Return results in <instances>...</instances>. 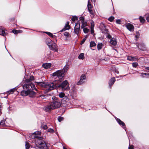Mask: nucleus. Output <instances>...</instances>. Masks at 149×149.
<instances>
[{"label": "nucleus", "mask_w": 149, "mask_h": 149, "mask_svg": "<svg viewBox=\"0 0 149 149\" xmlns=\"http://www.w3.org/2000/svg\"><path fill=\"white\" fill-rule=\"evenodd\" d=\"M60 82H58L57 81H54L51 84L44 82L36 83V85L46 88L48 91L52 90L57 88H61L63 91L68 90L70 89V87L68 85V83L67 81L65 80L61 84H59Z\"/></svg>", "instance_id": "1"}, {"label": "nucleus", "mask_w": 149, "mask_h": 149, "mask_svg": "<svg viewBox=\"0 0 149 149\" xmlns=\"http://www.w3.org/2000/svg\"><path fill=\"white\" fill-rule=\"evenodd\" d=\"M61 105L60 101L57 99L54 100L49 104L45 107L44 109L46 111H49L52 110L60 108Z\"/></svg>", "instance_id": "2"}, {"label": "nucleus", "mask_w": 149, "mask_h": 149, "mask_svg": "<svg viewBox=\"0 0 149 149\" xmlns=\"http://www.w3.org/2000/svg\"><path fill=\"white\" fill-rule=\"evenodd\" d=\"M35 144L37 146V149L45 148L46 144L41 137H38L35 141Z\"/></svg>", "instance_id": "3"}, {"label": "nucleus", "mask_w": 149, "mask_h": 149, "mask_svg": "<svg viewBox=\"0 0 149 149\" xmlns=\"http://www.w3.org/2000/svg\"><path fill=\"white\" fill-rule=\"evenodd\" d=\"M64 75V72L61 70H58L52 74L53 77H56V80L55 81H57L58 82H61L63 80Z\"/></svg>", "instance_id": "4"}, {"label": "nucleus", "mask_w": 149, "mask_h": 149, "mask_svg": "<svg viewBox=\"0 0 149 149\" xmlns=\"http://www.w3.org/2000/svg\"><path fill=\"white\" fill-rule=\"evenodd\" d=\"M31 82L29 79H26L25 80V84L23 86V88L24 90H30V85Z\"/></svg>", "instance_id": "5"}, {"label": "nucleus", "mask_w": 149, "mask_h": 149, "mask_svg": "<svg viewBox=\"0 0 149 149\" xmlns=\"http://www.w3.org/2000/svg\"><path fill=\"white\" fill-rule=\"evenodd\" d=\"M80 24L77 22L74 28V32L75 34L78 35L80 32Z\"/></svg>", "instance_id": "6"}, {"label": "nucleus", "mask_w": 149, "mask_h": 149, "mask_svg": "<svg viewBox=\"0 0 149 149\" xmlns=\"http://www.w3.org/2000/svg\"><path fill=\"white\" fill-rule=\"evenodd\" d=\"M69 22H67L65 24L64 27L60 32H62L65 30H69L70 28V26L69 25Z\"/></svg>", "instance_id": "7"}, {"label": "nucleus", "mask_w": 149, "mask_h": 149, "mask_svg": "<svg viewBox=\"0 0 149 149\" xmlns=\"http://www.w3.org/2000/svg\"><path fill=\"white\" fill-rule=\"evenodd\" d=\"M138 48L143 51H145L146 50V45L144 43H141L138 45Z\"/></svg>", "instance_id": "8"}, {"label": "nucleus", "mask_w": 149, "mask_h": 149, "mask_svg": "<svg viewBox=\"0 0 149 149\" xmlns=\"http://www.w3.org/2000/svg\"><path fill=\"white\" fill-rule=\"evenodd\" d=\"M86 77L84 75H82L80 79L78 82L77 83L78 85H80L84 82V81Z\"/></svg>", "instance_id": "9"}, {"label": "nucleus", "mask_w": 149, "mask_h": 149, "mask_svg": "<svg viewBox=\"0 0 149 149\" xmlns=\"http://www.w3.org/2000/svg\"><path fill=\"white\" fill-rule=\"evenodd\" d=\"M126 27L127 29L130 31H133L134 29V26L132 24L130 23H127Z\"/></svg>", "instance_id": "10"}, {"label": "nucleus", "mask_w": 149, "mask_h": 149, "mask_svg": "<svg viewBox=\"0 0 149 149\" xmlns=\"http://www.w3.org/2000/svg\"><path fill=\"white\" fill-rule=\"evenodd\" d=\"M36 95V93L31 90H29L28 95L30 97H33Z\"/></svg>", "instance_id": "11"}, {"label": "nucleus", "mask_w": 149, "mask_h": 149, "mask_svg": "<svg viewBox=\"0 0 149 149\" xmlns=\"http://www.w3.org/2000/svg\"><path fill=\"white\" fill-rule=\"evenodd\" d=\"M64 35L65 37V40L67 41L68 39L70 38L71 36L70 33L68 32H65L64 33Z\"/></svg>", "instance_id": "12"}, {"label": "nucleus", "mask_w": 149, "mask_h": 149, "mask_svg": "<svg viewBox=\"0 0 149 149\" xmlns=\"http://www.w3.org/2000/svg\"><path fill=\"white\" fill-rule=\"evenodd\" d=\"M29 90L27 91L23 90L21 92V95L22 96H26L28 95Z\"/></svg>", "instance_id": "13"}, {"label": "nucleus", "mask_w": 149, "mask_h": 149, "mask_svg": "<svg viewBox=\"0 0 149 149\" xmlns=\"http://www.w3.org/2000/svg\"><path fill=\"white\" fill-rule=\"evenodd\" d=\"M127 59L131 61H135L138 59V58L136 56L133 57L132 56H128L127 57Z\"/></svg>", "instance_id": "14"}, {"label": "nucleus", "mask_w": 149, "mask_h": 149, "mask_svg": "<svg viewBox=\"0 0 149 149\" xmlns=\"http://www.w3.org/2000/svg\"><path fill=\"white\" fill-rule=\"evenodd\" d=\"M6 35V33L5 32L4 28H0V35L4 36Z\"/></svg>", "instance_id": "15"}, {"label": "nucleus", "mask_w": 149, "mask_h": 149, "mask_svg": "<svg viewBox=\"0 0 149 149\" xmlns=\"http://www.w3.org/2000/svg\"><path fill=\"white\" fill-rule=\"evenodd\" d=\"M114 53V56L115 57H118V52L117 49H112V53Z\"/></svg>", "instance_id": "16"}, {"label": "nucleus", "mask_w": 149, "mask_h": 149, "mask_svg": "<svg viewBox=\"0 0 149 149\" xmlns=\"http://www.w3.org/2000/svg\"><path fill=\"white\" fill-rule=\"evenodd\" d=\"M51 64L50 63H45L42 65V66L45 68H49L51 66Z\"/></svg>", "instance_id": "17"}, {"label": "nucleus", "mask_w": 149, "mask_h": 149, "mask_svg": "<svg viewBox=\"0 0 149 149\" xmlns=\"http://www.w3.org/2000/svg\"><path fill=\"white\" fill-rule=\"evenodd\" d=\"M52 40L49 38L47 39L46 41V43L48 46L50 47L52 45Z\"/></svg>", "instance_id": "18"}, {"label": "nucleus", "mask_w": 149, "mask_h": 149, "mask_svg": "<svg viewBox=\"0 0 149 149\" xmlns=\"http://www.w3.org/2000/svg\"><path fill=\"white\" fill-rule=\"evenodd\" d=\"M117 121L120 125H122V126H125V123L119 119H117Z\"/></svg>", "instance_id": "19"}, {"label": "nucleus", "mask_w": 149, "mask_h": 149, "mask_svg": "<svg viewBox=\"0 0 149 149\" xmlns=\"http://www.w3.org/2000/svg\"><path fill=\"white\" fill-rule=\"evenodd\" d=\"M117 43V41L116 37L115 38H112V45L116 46Z\"/></svg>", "instance_id": "20"}, {"label": "nucleus", "mask_w": 149, "mask_h": 149, "mask_svg": "<svg viewBox=\"0 0 149 149\" xmlns=\"http://www.w3.org/2000/svg\"><path fill=\"white\" fill-rule=\"evenodd\" d=\"M103 45V44L102 43H99L97 45V48L98 50L101 49Z\"/></svg>", "instance_id": "21"}, {"label": "nucleus", "mask_w": 149, "mask_h": 149, "mask_svg": "<svg viewBox=\"0 0 149 149\" xmlns=\"http://www.w3.org/2000/svg\"><path fill=\"white\" fill-rule=\"evenodd\" d=\"M139 19L140 20V22H141L142 24L144 23L145 21L144 18L143 17H142L141 16H140V17H139Z\"/></svg>", "instance_id": "22"}, {"label": "nucleus", "mask_w": 149, "mask_h": 149, "mask_svg": "<svg viewBox=\"0 0 149 149\" xmlns=\"http://www.w3.org/2000/svg\"><path fill=\"white\" fill-rule=\"evenodd\" d=\"M81 23V28L85 27L87 26V23L86 21H83Z\"/></svg>", "instance_id": "23"}, {"label": "nucleus", "mask_w": 149, "mask_h": 149, "mask_svg": "<svg viewBox=\"0 0 149 149\" xmlns=\"http://www.w3.org/2000/svg\"><path fill=\"white\" fill-rule=\"evenodd\" d=\"M140 74L141 77L143 78L146 77V75L149 76V73H141Z\"/></svg>", "instance_id": "24"}, {"label": "nucleus", "mask_w": 149, "mask_h": 149, "mask_svg": "<svg viewBox=\"0 0 149 149\" xmlns=\"http://www.w3.org/2000/svg\"><path fill=\"white\" fill-rule=\"evenodd\" d=\"M45 33H46L47 35H48L49 36L52 38H55L56 37L55 36L53 35L52 34L49 32H45Z\"/></svg>", "instance_id": "25"}, {"label": "nucleus", "mask_w": 149, "mask_h": 149, "mask_svg": "<svg viewBox=\"0 0 149 149\" xmlns=\"http://www.w3.org/2000/svg\"><path fill=\"white\" fill-rule=\"evenodd\" d=\"M84 54L83 53H81L79 56H78V58L79 59H82L83 60L84 58Z\"/></svg>", "instance_id": "26"}, {"label": "nucleus", "mask_w": 149, "mask_h": 149, "mask_svg": "<svg viewBox=\"0 0 149 149\" xmlns=\"http://www.w3.org/2000/svg\"><path fill=\"white\" fill-rule=\"evenodd\" d=\"M69 67V65H66L63 68V69L62 70H63V72H65L67 71Z\"/></svg>", "instance_id": "27"}, {"label": "nucleus", "mask_w": 149, "mask_h": 149, "mask_svg": "<svg viewBox=\"0 0 149 149\" xmlns=\"http://www.w3.org/2000/svg\"><path fill=\"white\" fill-rule=\"evenodd\" d=\"M52 48V49H57V46L56 43H54L52 45V44L51 46H50Z\"/></svg>", "instance_id": "28"}, {"label": "nucleus", "mask_w": 149, "mask_h": 149, "mask_svg": "<svg viewBox=\"0 0 149 149\" xmlns=\"http://www.w3.org/2000/svg\"><path fill=\"white\" fill-rule=\"evenodd\" d=\"M30 84V88L31 87L33 90H35L36 91H37V90L34 84H32L31 82Z\"/></svg>", "instance_id": "29"}, {"label": "nucleus", "mask_w": 149, "mask_h": 149, "mask_svg": "<svg viewBox=\"0 0 149 149\" xmlns=\"http://www.w3.org/2000/svg\"><path fill=\"white\" fill-rule=\"evenodd\" d=\"M82 29H83L84 32L85 33H88L89 31V30L87 28L84 27Z\"/></svg>", "instance_id": "30"}, {"label": "nucleus", "mask_w": 149, "mask_h": 149, "mask_svg": "<svg viewBox=\"0 0 149 149\" xmlns=\"http://www.w3.org/2000/svg\"><path fill=\"white\" fill-rule=\"evenodd\" d=\"M30 137L32 139H34L35 138H38V136H36L34 133L31 135Z\"/></svg>", "instance_id": "31"}, {"label": "nucleus", "mask_w": 149, "mask_h": 149, "mask_svg": "<svg viewBox=\"0 0 149 149\" xmlns=\"http://www.w3.org/2000/svg\"><path fill=\"white\" fill-rule=\"evenodd\" d=\"M15 90L16 89L15 88L12 89L8 91V92L9 94H12L15 91Z\"/></svg>", "instance_id": "32"}, {"label": "nucleus", "mask_w": 149, "mask_h": 149, "mask_svg": "<svg viewBox=\"0 0 149 149\" xmlns=\"http://www.w3.org/2000/svg\"><path fill=\"white\" fill-rule=\"evenodd\" d=\"M96 45V43L94 41H91L90 43V47H92L95 46Z\"/></svg>", "instance_id": "33"}, {"label": "nucleus", "mask_w": 149, "mask_h": 149, "mask_svg": "<svg viewBox=\"0 0 149 149\" xmlns=\"http://www.w3.org/2000/svg\"><path fill=\"white\" fill-rule=\"evenodd\" d=\"M65 95V94L64 93L61 92L59 93V96L60 97L62 98Z\"/></svg>", "instance_id": "34"}, {"label": "nucleus", "mask_w": 149, "mask_h": 149, "mask_svg": "<svg viewBox=\"0 0 149 149\" xmlns=\"http://www.w3.org/2000/svg\"><path fill=\"white\" fill-rule=\"evenodd\" d=\"M25 147L26 149H29L30 147V144L27 142H26L25 143Z\"/></svg>", "instance_id": "35"}, {"label": "nucleus", "mask_w": 149, "mask_h": 149, "mask_svg": "<svg viewBox=\"0 0 149 149\" xmlns=\"http://www.w3.org/2000/svg\"><path fill=\"white\" fill-rule=\"evenodd\" d=\"M72 21L73 22H74L76 20L78 19L77 17L76 16H73L71 19Z\"/></svg>", "instance_id": "36"}, {"label": "nucleus", "mask_w": 149, "mask_h": 149, "mask_svg": "<svg viewBox=\"0 0 149 149\" xmlns=\"http://www.w3.org/2000/svg\"><path fill=\"white\" fill-rule=\"evenodd\" d=\"M94 22L93 21H91V29L94 28Z\"/></svg>", "instance_id": "37"}, {"label": "nucleus", "mask_w": 149, "mask_h": 149, "mask_svg": "<svg viewBox=\"0 0 149 149\" xmlns=\"http://www.w3.org/2000/svg\"><path fill=\"white\" fill-rule=\"evenodd\" d=\"M132 65L133 67L136 68L138 65L137 63L135 62L132 63Z\"/></svg>", "instance_id": "38"}, {"label": "nucleus", "mask_w": 149, "mask_h": 149, "mask_svg": "<svg viewBox=\"0 0 149 149\" xmlns=\"http://www.w3.org/2000/svg\"><path fill=\"white\" fill-rule=\"evenodd\" d=\"M88 10H89L90 9H91V6L89 1H88Z\"/></svg>", "instance_id": "39"}, {"label": "nucleus", "mask_w": 149, "mask_h": 149, "mask_svg": "<svg viewBox=\"0 0 149 149\" xmlns=\"http://www.w3.org/2000/svg\"><path fill=\"white\" fill-rule=\"evenodd\" d=\"M5 120H1L0 123V125L4 126L5 125Z\"/></svg>", "instance_id": "40"}, {"label": "nucleus", "mask_w": 149, "mask_h": 149, "mask_svg": "<svg viewBox=\"0 0 149 149\" xmlns=\"http://www.w3.org/2000/svg\"><path fill=\"white\" fill-rule=\"evenodd\" d=\"M35 134L36 135V136H38V137H39V136L41 134V132L39 131H36L34 132Z\"/></svg>", "instance_id": "41"}, {"label": "nucleus", "mask_w": 149, "mask_h": 149, "mask_svg": "<svg viewBox=\"0 0 149 149\" xmlns=\"http://www.w3.org/2000/svg\"><path fill=\"white\" fill-rule=\"evenodd\" d=\"M64 119V118L63 117H59L58 118V120L59 122H61L63 121Z\"/></svg>", "instance_id": "42"}, {"label": "nucleus", "mask_w": 149, "mask_h": 149, "mask_svg": "<svg viewBox=\"0 0 149 149\" xmlns=\"http://www.w3.org/2000/svg\"><path fill=\"white\" fill-rule=\"evenodd\" d=\"M48 132H50V133H53L54 132V130L52 129H49L48 130Z\"/></svg>", "instance_id": "43"}, {"label": "nucleus", "mask_w": 149, "mask_h": 149, "mask_svg": "<svg viewBox=\"0 0 149 149\" xmlns=\"http://www.w3.org/2000/svg\"><path fill=\"white\" fill-rule=\"evenodd\" d=\"M80 20L81 21V22H82L85 21L84 18L83 17H81L79 18Z\"/></svg>", "instance_id": "44"}, {"label": "nucleus", "mask_w": 149, "mask_h": 149, "mask_svg": "<svg viewBox=\"0 0 149 149\" xmlns=\"http://www.w3.org/2000/svg\"><path fill=\"white\" fill-rule=\"evenodd\" d=\"M41 127L42 128L45 130L47 128V126L46 125H42Z\"/></svg>", "instance_id": "45"}, {"label": "nucleus", "mask_w": 149, "mask_h": 149, "mask_svg": "<svg viewBox=\"0 0 149 149\" xmlns=\"http://www.w3.org/2000/svg\"><path fill=\"white\" fill-rule=\"evenodd\" d=\"M89 11V12L90 14H91V15H93H93L94 14V11L92 10V9H90L89 10H88Z\"/></svg>", "instance_id": "46"}, {"label": "nucleus", "mask_w": 149, "mask_h": 149, "mask_svg": "<svg viewBox=\"0 0 149 149\" xmlns=\"http://www.w3.org/2000/svg\"><path fill=\"white\" fill-rule=\"evenodd\" d=\"M30 80L31 82V81L34 80V77L33 76H30V78L29 79Z\"/></svg>", "instance_id": "47"}, {"label": "nucleus", "mask_w": 149, "mask_h": 149, "mask_svg": "<svg viewBox=\"0 0 149 149\" xmlns=\"http://www.w3.org/2000/svg\"><path fill=\"white\" fill-rule=\"evenodd\" d=\"M120 22H121V21H120V19H117L116 21V23L117 24H120Z\"/></svg>", "instance_id": "48"}, {"label": "nucleus", "mask_w": 149, "mask_h": 149, "mask_svg": "<svg viewBox=\"0 0 149 149\" xmlns=\"http://www.w3.org/2000/svg\"><path fill=\"white\" fill-rule=\"evenodd\" d=\"M13 32L14 34H17L18 33V31L16 30H14L12 31Z\"/></svg>", "instance_id": "49"}, {"label": "nucleus", "mask_w": 149, "mask_h": 149, "mask_svg": "<svg viewBox=\"0 0 149 149\" xmlns=\"http://www.w3.org/2000/svg\"><path fill=\"white\" fill-rule=\"evenodd\" d=\"M128 149H134V146L132 145L130 146L129 145Z\"/></svg>", "instance_id": "50"}, {"label": "nucleus", "mask_w": 149, "mask_h": 149, "mask_svg": "<svg viewBox=\"0 0 149 149\" xmlns=\"http://www.w3.org/2000/svg\"><path fill=\"white\" fill-rule=\"evenodd\" d=\"M108 32V30L107 29H105V30L104 31H102V32L104 33H107Z\"/></svg>", "instance_id": "51"}, {"label": "nucleus", "mask_w": 149, "mask_h": 149, "mask_svg": "<svg viewBox=\"0 0 149 149\" xmlns=\"http://www.w3.org/2000/svg\"><path fill=\"white\" fill-rule=\"evenodd\" d=\"M109 86L111 87V86L112 85V82L111 80V79L110 80L109 82Z\"/></svg>", "instance_id": "52"}, {"label": "nucleus", "mask_w": 149, "mask_h": 149, "mask_svg": "<svg viewBox=\"0 0 149 149\" xmlns=\"http://www.w3.org/2000/svg\"><path fill=\"white\" fill-rule=\"evenodd\" d=\"M115 77L112 78V84L114 83L115 81Z\"/></svg>", "instance_id": "53"}, {"label": "nucleus", "mask_w": 149, "mask_h": 149, "mask_svg": "<svg viewBox=\"0 0 149 149\" xmlns=\"http://www.w3.org/2000/svg\"><path fill=\"white\" fill-rule=\"evenodd\" d=\"M91 29V33H94V31L93 30V28H92V29Z\"/></svg>", "instance_id": "54"}, {"label": "nucleus", "mask_w": 149, "mask_h": 149, "mask_svg": "<svg viewBox=\"0 0 149 149\" xmlns=\"http://www.w3.org/2000/svg\"><path fill=\"white\" fill-rule=\"evenodd\" d=\"M108 20L111 22H112V16H111L109 18Z\"/></svg>", "instance_id": "55"}, {"label": "nucleus", "mask_w": 149, "mask_h": 149, "mask_svg": "<svg viewBox=\"0 0 149 149\" xmlns=\"http://www.w3.org/2000/svg\"><path fill=\"white\" fill-rule=\"evenodd\" d=\"M146 19L147 21L148 22H149V16H148L146 17Z\"/></svg>", "instance_id": "56"}, {"label": "nucleus", "mask_w": 149, "mask_h": 149, "mask_svg": "<svg viewBox=\"0 0 149 149\" xmlns=\"http://www.w3.org/2000/svg\"><path fill=\"white\" fill-rule=\"evenodd\" d=\"M107 37L108 38H111V36L110 35H107Z\"/></svg>", "instance_id": "57"}, {"label": "nucleus", "mask_w": 149, "mask_h": 149, "mask_svg": "<svg viewBox=\"0 0 149 149\" xmlns=\"http://www.w3.org/2000/svg\"><path fill=\"white\" fill-rule=\"evenodd\" d=\"M115 72L116 73H117V74L119 73V72H118V70L117 69H115Z\"/></svg>", "instance_id": "58"}, {"label": "nucleus", "mask_w": 149, "mask_h": 149, "mask_svg": "<svg viewBox=\"0 0 149 149\" xmlns=\"http://www.w3.org/2000/svg\"><path fill=\"white\" fill-rule=\"evenodd\" d=\"M86 40V38H84L83 40L81 42V43L82 44Z\"/></svg>", "instance_id": "59"}, {"label": "nucleus", "mask_w": 149, "mask_h": 149, "mask_svg": "<svg viewBox=\"0 0 149 149\" xmlns=\"http://www.w3.org/2000/svg\"><path fill=\"white\" fill-rule=\"evenodd\" d=\"M145 68L146 70H148V72H149V67H146Z\"/></svg>", "instance_id": "60"}, {"label": "nucleus", "mask_w": 149, "mask_h": 149, "mask_svg": "<svg viewBox=\"0 0 149 149\" xmlns=\"http://www.w3.org/2000/svg\"><path fill=\"white\" fill-rule=\"evenodd\" d=\"M17 31H18V33L22 32L21 30H17Z\"/></svg>", "instance_id": "61"}, {"label": "nucleus", "mask_w": 149, "mask_h": 149, "mask_svg": "<svg viewBox=\"0 0 149 149\" xmlns=\"http://www.w3.org/2000/svg\"><path fill=\"white\" fill-rule=\"evenodd\" d=\"M146 77L147 78H149V76L148 75H146Z\"/></svg>", "instance_id": "62"}, {"label": "nucleus", "mask_w": 149, "mask_h": 149, "mask_svg": "<svg viewBox=\"0 0 149 149\" xmlns=\"http://www.w3.org/2000/svg\"><path fill=\"white\" fill-rule=\"evenodd\" d=\"M114 17L113 16H112V21L114 20Z\"/></svg>", "instance_id": "63"}, {"label": "nucleus", "mask_w": 149, "mask_h": 149, "mask_svg": "<svg viewBox=\"0 0 149 149\" xmlns=\"http://www.w3.org/2000/svg\"><path fill=\"white\" fill-rule=\"evenodd\" d=\"M111 41H112V39H111L110 40V43H111Z\"/></svg>", "instance_id": "64"}]
</instances>
